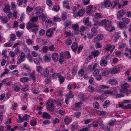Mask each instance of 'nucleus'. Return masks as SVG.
<instances>
[{"mask_svg": "<svg viewBox=\"0 0 131 131\" xmlns=\"http://www.w3.org/2000/svg\"><path fill=\"white\" fill-rule=\"evenodd\" d=\"M63 52H61L60 55L59 62L61 64L63 63L64 61V57L63 55Z\"/></svg>", "mask_w": 131, "mask_h": 131, "instance_id": "cd10ccee", "label": "nucleus"}, {"mask_svg": "<svg viewBox=\"0 0 131 131\" xmlns=\"http://www.w3.org/2000/svg\"><path fill=\"white\" fill-rule=\"evenodd\" d=\"M99 73V69H96L94 71L93 75L94 76H97Z\"/></svg>", "mask_w": 131, "mask_h": 131, "instance_id": "49530a36", "label": "nucleus"}, {"mask_svg": "<svg viewBox=\"0 0 131 131\" xmlns=\"http://www.w3.org/2000/svg\"><path fill=\"white\" fill-rule=\"evenodd\" d=\"M20 87L17 85H15L14 87V90L16 92H18L20 91Z\"/></svg>", "mask_w": 131, "mask_h": 131, "instance_id": "3c124183", "label": "nucleus"}, {"mask_svg": "<svg viewBox=\"0 0 131 131\" xmlns=\"http://www.w3.org/2000/svg\"><path fill=\"white\" fill-rule=\"evenodd\" d=\"M38 19V16H36V17H33L30 19V20L32 22H35L37 21Z\"/></svg>", "mask_w": 131, "mask_h": 131, "instance_id": "79ce46f5", "label": "nucleus"}, {"mask_svg": "<svg viewBox=\"0 0 131 131\" xmlns=\"http://www.w3.org/2000/svg\"><path fill=\"white\" fill-rule=\"evenodd\" d=\"M9 5H7L5 8L4 9V11L5 12L8 13L9 10Z\"/></svg>", "mask_w": 131, "mask_h": 131, "instance_id": "de8ad7c7", "label": "nucleus"}, {"mask_svg": "<svg viewBox=\"0 0 131 131\" xmlns=\"http://www.w3.org/2000/svg\"><path fill=\"white\" fill-rule=\"evenodd\" d=\"M44 60L45 62H49L51 60V58L47 54H46L43 56Z\"/></svg>", "mask_w": 131, "mask_h": 131, "instance_id": "b1692460", "label": "nucleus"}, {"mask_svg": "<svg viewBox=\"0 0 131 131\" xmlns=\"http://www.w3.org/2000/svg\"><path fill=\"white\" fill-rule=\"evenodd\" d=\"M1 19L3 23H6L9 20V19L7 17L4 16H2L1 17Z\"/></svg>", "mask_w": 131, "mask_h": 131, "instance_id": "393cba45", "label": "nucleus"}, {"mask_svg": "<svg viewBox=\"0 0 131 131\" xmlns=\"http://www.w3.org/2000/svg\"><path fill=\"white\" fill-rule=\"evenodd\" d=\"M35 9L36 11L35 14L36 15H38L41 13L43 10V9L41 8L40 7H37Z\"/></svg>", "mask_w": 131, "mask_h": 131, "instance_id": "ddd939ff", "label": "nucleus"}, {"mask_svg": "<svg viewBox=\"0 0 131 131\" xmlns=\"http://www.w3.org/2000/svg\"><path fill=\"white\" fill-rule=\"evenodd\" d=\"M100 53V52L98 50H94L91 52V54L93 55L95 57L98 56Z\"/></svg>", "mask_w": 131, "mask_h": 131, "instance_id": "dca6fc26", "label": "nucleus"}, {"mask_svg": "<svg viewBox=\"0 0 131 131\" xmlns=\"http://www.w3.org/2000/svg\"><path fill=\"white\" fill-rule=\"evenodd\" d=\"M72 28L75 30H78L79 26L78 24H72Z\"/></svg>", "mask_w": 131, "mask_h": 131, "instance_id": "c85d7f7f", "label": "nucleus"}, {"mask_svg": "<svg viewBox=\"0 0 131 131\" xmlns=\"http://www.w3.org/2000/svg\"><path fill=\"white\" fill-rule=\"evenodd\" d=\"M129 54L126 53H125L124 54L126 57H128L130 59H131V49L129 50Z\"/></svg>", "mask_w": 131, "mask_h": 131, "instance_id": "774afa93", "label": "nucleus"}, {"mask_svg": "<svg viewBox=\"0 0 131 131\" xmlns=\"http://www.w3.org/2000/svg\"><path fill=\"white\" fill-rule=\"evenodd\" d=\"M78 46L76 42H74L72 45L71 48L72 50L74 51H77V49Z\"/></svg>", "mask_w": 131, "mask_h": 131, "instance_id": "6ab92c4d", "label": "nucleus"}, {"mask_svg": "<svg viewBox=\"0 0 131 131\" xmlns=\"http://www.w3.org/2000/svg\"><path fill=\"white\" fill-rule=\"evenodd\" d=\"M104 36L102 34H99L94 37L93 39L94 43H96L99 41H101L104 38Z\"/></svg>", "mask_w": 131, "mask_h": 131, "instance_id": "f03ea898", "label": "nucleus"}, {"mask_svg": "<svg viewBox=\"0 0 131 131\" xmlns=\"http://www.w3.org/2000/svg\"><path fill=\"white\" fill-rule=\"evenodd\" d=\"M16 36L15 35L13 34H11L10 35V41H14L16 39Z\"/></svg>", "mask_w": 131, "mask_h": 131, "instance_id": "72a5a7b5", "label": "nucleus"}, {"mask_svg": "<svg viewBox=\"0 0 131 131\" xmlns=\"http://www.w3.org/2000/svg\"><path fill=\"white\" fill-rule=\"evenodd\" d=\"M126 13V11L122 9L119 11L116 14L117 19L120 20L121 18Z\"/></svg>", "mask_w": 131, "mask_h": 131, "instance_id": "f257e3e1", "label": "nucleus"}, {"mask_svg": "<svg viewBox=\"0 0 131 131\" xmlns=\"http://www.w3.org/2000/svg\"><path fill=\"white\" fill-rule=\"evenodd\" d=\"M83 104L82 102H78L77 103H75L74 106L75 107H80L81 105Z\"/></svg>", "mask_w": 131, "mask_h": 131, "instance_id": "c9c22d12", "label": "nucleus"}, {"mask_svg": "<svg viewBox=\"0 0 131 131\" xmlns=\"http://www.w3.org/2000/svg\"><path fill=\"white\" fill-rule=\"evenodd\" d=\"M114 48L115 46H111L110 45H108L106 46L105 48V49L106 50L110 51L111 52L114 49Z\"/></svg>", "mask_w": 131, "mask_h": 131, "instance_id": "9b49d317", "label": "nucleus"}, {"mask_svg": "<svg viewBox=\"0 0 131 131\" xmlns=\"http://www.w3.org/2000/svg\"><path fill=\"white\" fill-rule=\"evenodd\" d=\"M7 50L6 49L3 50L2 52V54L4 55L3 57L6 58L7 57Z\"/></svg>", "mask_w": 131, "mask_h": 131, "instance_id": "a19ab883", "label": "nucleus"}, {"mask_svg": "<svg viewBox=\"0 0 131 131\" xmlns=\"http://www.w3.org/2000/svg\"><path fill=\"white\" fill-rule=\"evenodd\" d=\"M17 103H14V104L11 107V109L13 110H15L17 108Z\"/></svg>", "mask_w": 131, "mask_h": 131, "instance_id": "e2e57ef3", "label": "nucleus"}, {"mask_svg": "<svg viewBox=\"0 0 131 131\" xmlns=\"http://www.w3.org/2000/svg\"><path fill=\"white\" fill-rule=\"evenodd\" d=\"M9 56L13 58H14V57L15 56V54L14 52L11 51H10L9 52Z\"/></svg>", "mask_w": 131, "mask_h": 131, "instance_id": "bf43d9fd", "label": "nucleus"}, {"mask_svg": "<svg viewBox=\"0 0 131 131\" xmlns=\"http://www.w3.org/2000/svg\"><path fill=\"white\" fill-rule=\"evenodd\" d=\"M60 9V7L59 5L56 4L54 5L53 9L54 11L56 12H57Z\"/></svg>", "mask_w": 131, "mask_h": 131, "instance_id": "7c9ffc66", "label": "nucleus"}, {"mask_svg": "<svg viewBox=\"0 0 131 131\" xmlns=\"http://www.w3.org/2000/svg\"><path fill=\"white\" fill-rule=\"evenodd\" d=\"M52 59L55 62H57L58 60V55L57 53H54L52 54Z\"/></svg>", "mask_w": 131, "mask_h": 131, "instance_id": "f8f14e48", "label": "nucleus"}, {"mask_svg": "<svg viewBox=\"0 0 131 131\" xmlns=\"http://www.w3.org/2000/svg\"><path fill=\"white\" fill-rule=\"evenodd\" d=\"M119 71L117 68H112L111 71V73L112 74H114L119 72Z\"/></svg>", "mask_w": 131, "mask_h": 131, "instance_id": "4be33fe9", "label": "nucleus"}, {"mask_svg": "<svg viewBox=\"0 0 131 131\" xmlns=\"http://www.w3.org/2000/svg\"><path fill=\"white\" fill-rule=\"evenodd\" d=\"M119 3L116 0L115 1H113L111 4V6H112L113 7H115Z\"/></svg>", "mask_w": 131, "mask_h": 131, "instance_id": "09e8293b", "label": "nucleus"}, {"mask_svg": "<svg viewBox=\"0 0 131 131\" xmlns=\"http://www.w3.org/2000/svg\"><path fill=\"white\" fill-rule=\"evenodd\" d=\"M45 34V31L43 29L40 30L39 32V35L40 36H43Z\"/></svg>", "mask_w": 131, "mask_h": 131, "instance_id": "c03bdc74", "label": "nucleus"}, {"mask_svg": "<svg viewBox=\"0 0 131 131\" xmlns=\"http://www.w3.org/2000/svg\"><path fill=\"white\" fill-rule=\"evenodd\" d=\"M60 75L59 73H54L52 75V77L53 78L56 79L59 78Z\"/></svg>", "mask_w": 131, "mask_h": 131, "instance_id": "58836bf2", "label": "nucleus"}, {"mask_svg": "<svg viewBox=\"0 0 131 131\" xmlns=\"http://www.w3.org/2000/svg\"><path fill=\"white\" fill-rule=\"evenodd\" d=\"M118 26L121 29H125L127 28V26L123 21L119 22L118 23Z\"/></svg>", "mask_w": 131, "mask_h": 131, "instance_id": "9d476101", "label": "nucleus"}, {"mask_svg": "<svg viewBox=\"0 0 131 131\" xmlns=\"http://www.w3.org/2000/svg\"><path fill=\"white\" fill-rule=\"evenodd\" d=\"M84 70L82 69L80 70L78 72L79 75L80 76H82L84 75Z\"/></svg>", "mask_w": 131, "mask_h": 131, "instance_id": "864d4df0", "label": "nucleus"}, {"mask_svg": "<svg viewBox=\"0 0 131 131\" xmlns=\"http://www.w3.org/2000/svg\"><path fill=\"white\" fill-rule=\"evenodd\" d=\"M78 125V123L76 122H74L71 125V130L72 131H73L77 128Z\"/></svg>", "mask_w": 131, "mask_h": 131, "instance_id": "a211bd4d", "label": "nucleus"}, {"mask_svg": "<svg viewBox=\"0 0 131 131\" xmlns=\"http://www.w3.org/2000/svg\"><path fill=\"white\" fill-rule=\"evenodd\" d=\"M38 26L35 22L31 21V22H29L27 26V28L29 29L31 27H37Z\"/></svg>", "mask_w": 131, "mask_h": 131, "instance_id": "423d86ee", "label": "nucleus"}, {"mask_svg": "<svg viewBox=\"0 0 131 131\" xmlns=\"http://www.w3.org/2000/svg\"><path fill=\"white\" fill-rule=\"evenodd\" d=\"M110 101L108 100H107L105 101L103 105V106L104 108L107 107L110 104Z\"/></svg>", "mask_w": 131, "mask_h": 131, "instance_id": "a18cd8bd", "label": "nucleus"}, {"mask_svg": "<svg viewBox=\"0 0 131 131\" xmlns=\"http://www.w3.org/2000/svg\"><path fill=\"white\" fill-rule=\"evenodd\" d=\"M91 33L95 36L98 33V31L96 28H93L91 29Z\"/></svg>", "mask_w": 131, "mask_h": 131, "instance_id": "a878e982", "label": "nucleus"}, {"mask_svg": "<svg viewBox=\"0 0 131 131\" xmlns=\"http://www.w3.org/2000/svg\"><path fill=\"white\" fill-rule=\"evenodd\" d=\"M84 22L85 25L87 26H90L91 24V23L89 21V17L86 18L84 21Z\"/></svg>", "mask_w": 131, "mask_h": 131, "instance_id": "473e14b6", "label": "nucleus"}, {"mask_svg": "<svg viewBox=\"0 0 131 131\" xmlns=\"http://www.w3.org/2000/svg\"><path fill=\"white\" fill-rule=\"evenodd\" d=\"M29 80V79L27 77H23L20 79V81L23 82H27Z\"/></svg>", "mask_w": 131, "mask_h": 131, "instance_id": "f704fd0d", "label": "nucleus"}, {"mask_svg": "<svg viewBox=\"0 0 131 131\" xmlns=\"http://www.w3.org/2000/svg\"><path fill=\"white\" fill-rule=\"evenodd\" d=\"M36 122L35 120H31L30 122V124L31 126H34L36 125Z\"/></svg>", "mask_w": 131, "mask_h": 131, "instance_id": "0e129e2a", "label": "nucleus"}, {"mask_svg": "<svg viewBox=\"0 0 131 131\" xmlns=\"http://www.w3.org/2000/svg\"><path fill=\"white\" fill-rule=\"evenodd\" d=\"M53 20L55 22L60 21L61 20V19L57 17H54L53 18Z\"/></svg>", "mask_w": 131, "mask_h": 131, "instance_id": "338daca9", "label": "nucleus"}, {"mask_svg": "<svg viewBox=\"0 0 131 131\" xmlns=\"http://www.w3.org/2000/svg\"><path fill=\"white\" fill-rule=\"evenodd\" d=\"M102 75L104 77H106L109 75L110 72V70L106 68H103L102 70Z\"/></svg>", "mask_w": 131, "mask_h": 131, "instance_id": "6e6552de", "label": "nucleus"}, {"mask_svg": "<svg viewBox=\"0 0 131 131\" xmlns=\"http://www.w3.org/2000/svg\"><path fill=\"white\" fill-rule=\"evenodd\" d=\"M129 85L127 83L122 84L121 86V87L123 89L120 90V92L121 93H123L127 92L128 90L127 89L129 87Z\"/></svg>", "mask_w": 131, "mask_h": 131, "instance_id": "7ed1b4c3", "label": "nucleus"}, {"mask_svg": "<svg viewBox=\"0 0 131 131\" xmlns=\"http://www.w3.org/2000/svg\"><path fill=\"white\" fill-rule=\"evenodd\" d=\"M30 117V116L29 115L26 114L23 117V118H21L20 116L19 117V121H18V123H21L24 121V120H28Z\"/></svg>", "mask_w": 131, "mask_h": 131, "instance_id": "39448f33", "label": "nucleus"}, {"mask_svg": "<svg viewBox=\"0 0 131 131\" xmlns=\"http://www.w3.org/2000/svg\"><path fill=\"white\" fill-rule=\"evenodd\" d=\"M95 14V19L101 18L102 17L101 14L100 13H96Z\"/></svg>", "mask_w": 131, "mask_h": 131, "instance_id": "37998d69", "label": "nucleus"}, {"mask_svg": "<svg viewBox=\"0 0 131 131\" xmlns=\"http://www.w3.org/2000/svg\"><path fill=\"white\" fill-rule=\"evenodd\" d=\"M85 13V9H80L77 14V15L79 16H83Z\"/></svg>", "mask_w": 131, "mask_h": 131, "instance_id": "2eb2a0df", "label": "nucleus"}, {"mask_svg": "<svg viewBox=\"0 0 131 131\" xmlns=\"http://www.w3.org/2000/svg\"><path fill=\"white\" fill-rule=\"evenodd\" d=\"M13 43L11 42L10 41H9V42L6 43L4 44V46L6 47H11Z\"/></svg>", "mask_w": 131, "mask_h": 131, "instance_id": "8fccbe9b", "label": "nucleus"}, {"mask_svg": "<svg viewBox=\"0 0 131 131\" xmlns=\"http://www.w3.org/2000/svg\"><path fill=\"white\" fill-rule=\"evenodd\" d=\"M64 120L65 123L68 125L71 122L72 119L69 118H66L64 119Z\"/></svg>", "mask_w": 131, "mask_h": 131, "instance_id": "2f4dec72", "label": "nucleus"}, {"mask_svg": "<svg viewBox=\"0 0 131 131\" xmlns=\"http://www.w3.org/2000/svg\"><path fill=\"white\" fill-rule=\"evenodd\" d=\"M108 20L104 19L102 20L101 22L99 23V25L101 26L104 25V27L107 26H110V25L108 24Z\"/></svg>", "mask_w": 131, "mask_h": 131, "instance_id": "0eeeda50", "label": "nucleus"}, {"mask_svg": "<svg viewBox=\"0 0 131 131\" xmlns=\"http://www.w3.org/2000/svg\"><path fill=\"white\" fill-rule=\"evenodd\" d=\"M58 78L60 83L61 84H63L65 80L64 77H63L60 75Z\"/></svg>", "mask_w": 131, "mask_h": 131, "instance_id": "c756f323", "label": "nucleus"}, {"mask_svg": "<svg viewBox=\"0 0 131 131\" xmlns=\"http://www.w3.org/2000/svg\"><path fill=\"white\" fill-rule=\"evenodd\" d=\"M94 107L95 108H99L100 106L99 103L97 102H95L93 103Z\"/></svg>", "mask_w": 131, "mask_h": 131, "instance_id": "5fc2aeb1", "label": "nucleus"}, {"mask_svg": "<svg viewBox=\"0 0 131 131\" xmlns=\"http://www.w3.org/2000/svg\"><path fill=\"white\" fill-rule=\"evenodd\" d=\"M20 58L21 60L23 61H24L25 60V54L23 52L21 53Z\"/></svg>", "mask_w": 131, "mask_h": 131, "instance_id": "4d7b16f0", "label": "nucleus"}, {"mask_svg": "<svg viewBox=\"0 0 131 131\" xmlns=\"http://www.w3.org/2000/svg\"><path fill=\"white\" fill-rule=\"evenodd\" d=\"M48 49V47L47 46H44L42 49L39 51L42 53H46Z\"/></svg>", "mask_w": 131, "mask_h": 131, "instance_id": "bb28decb", "label": "nucleus"}, {"mask_svg": "<svg viewBox=\"0 0 131 131\" xmlns=\"http://www.w3.org/2000/svg\"><path fill=\"white\" fill-rule=\"evenodd\" d=\"M71 91H70L69 94H67L66 95V97L67 98H68L70 99V98H72L74 97V95L71 93Z\"/></svg>", "mask_w": 131, "mask_h": 131, "instance_id": "603ef678", "label": "nucleus"}, {"mask_svg": "<svg viewBox=\"0 0 131 131\" xmlns=\"http://www.w3.org/2000/svg\"><path fill=\"white\" fill-rule=\"evenodd\" d=\"M47 4L49 6L51 7L52 6V2L51 0H48L46 1Z\"/></svg>", "mask_w": 131, "mask_h": 131, "instance_id": "69168bd1", "label": "nucleus"}, {"mask_svg": "<svg viewBox=\"0 0 131 131\" xmlns=\"http://www.w3.org/2000/svg\"><path fill=\"white\" fill-rule=\"evenodd\" d=\"M71 23V22L70 21H66L64 23V25L66 27H67L68 26L70 25Z\"/></svg>", "mask_w": 131, "mask_h": 131, "instance_id": "680f3d73", "label": "nucleus"}, {"mask_svg": "<svg viewBox=\"0 0 131 131\" xmlns=\"http://www.w3.org/2000/svg\"><path fill=\"white\" fill-rule=\"evenodd\" d=\"M67 18L66 13L63 12L62 14L61 18L63 20H65Z\"/></svg>", "mask_w": 131, "mask_h": 131, "instance_id": "e433bc0d", "label": "nucleus"}, {"mask_svg": "<svg viewBox=\"0 0 131 131\" xmlns=\"http://www.w3.org/2000/svg\"><path fill=\"white\" fill-rule=\"evenodd\" d=\"M72 43V41L71 40L68 39L66 40L65 43L67 45H70Z\"/></svg>", "mask_w": 131, "mask_h": 131, "instance_id": "052dcab7", "label": "nucleus"}, {"mask_svg": "<svg viewBox=\"0 0 131 131\" xmlns=\"http://www.w3.org/2000/svg\"><path fill=\"white\" fill-rule=\"evenodd\" d=\"M53 33L52 30L51 29H49L47 31L46 35L47 37L51 38L52 36Z\"/></svg>", "mask_w": 131, "mask_h": 131, "instance_id": "4468645a", "label": "nucleus"}, {"mask_svg": "<svg viewBox=\"0 0 131 131\" xmlns=\"http://www.w3.org/2000/svg\"><path fill=\"white\" fill-rule=\"evenodd\" d=\"M111 90L112 92L111 94L112 95H116L117 93V90L115 88H112Z\"/></svg>", "mask_w": 131, "mask_h": 131, "instance_id": "4c0bfd02", "label": "nucleus"}, {"mask_svg": "<svg viewBox=\"0 0 131 131\" xmlns=\"http://www.w3.org/2000/svg\"><path fill=\"white\" fill-rule=\"evenodd\" d=\"M52 100L50 99L48 102H47L46 105H47V106L54 105L52 103Z\"/></svg>", "mask_w": 131, "mask_h": 131, "instance_id": "13d9d810", "label": "nucleus"}, {"mask_svg": "<svg viewBox=\"0 0 131 131\" xmlns=\"http://www.w3.org/2000/svg\"><path fill=\"white\" fill-rule=\"evenodd\" d=\"M43 118H45L48 119H50L51 117V116L47 113L44 112L42 115Z\"/></svg>", "mask_w": 131, "mask_h": 131, "instance_id": "f3484780", "label": "nucleus"}, {"mask_svg": "<svg viewBox=\"0 0 131 131\" xmlns=\"http://www.w3.org/2000/svg\"><path fill=\"white\" fill-rule=\"evenodd\" d=\"M101 5L102 7H110L111 6V4L109 0H106L104 1V2L101 3Z\"/></svg>", "mask_w": 131, "mask_h": 131, "instance_id": "20e7f679", "label": "nucleus"}, {"mask_svg": "<svg viewBox=\"0 0 131 131\" xmlns=\"http://www.w3.org/2000/svg\"><path fill=\"white\" fill-rule=\"evenodd\" d=\"M108 82L109 84L111 85H115L117 84L118 83L117 82L116 80L113 79L109 80Z\"/></svg>", "mask_w": 131, "mask_h": 131, "instance_id": "5701e85b", "label": "nucleus"}, {"mask_svg": "<svg viewBox=\"0 0 131 131\" xmlns=\"http://www.w3.org/2000/svg\"><path fill=\"white\" fill-rule=\"evenodd\" d=\"M55 107L54 105L47 106V109L50 111H53L54 110Z\"/></svg>", "mask_w": 131, "mask_h": 131, "instance_id": "ea45409f", "label": "nucleus"}, {"mask_svg": "<svg viewBox=\"0 0 131 131\" xmlns=\"http://www.w3.org/2000/svg\"><path fill=\"white\" fill-rule=\"evenodd\" d=\"M122 19L125 25L128 24L130 21V19H129L126 17L123 18Z\"/></svg>", "mask_w": 131, "mask_h": 131, "instance_id": "aec40b11", "label": "nucleus"}, {"mask_svg": "<svg viewBox=\"0 0 131 131\" xmlns=\"http://www.w3.org/2000/svg\"><path fill=\"white\" fill-rule=\"evenodd\" d=\"M100 65L103 67H105L107 65V61L105 60H101L100 62Z\"/></svg>", "mask_w": 131, "mask_h": 131, "instance_id": "412c9836", "label": "nucleus"}, {"mask_svg": "<svg viewBox=\"0 0 131 131\" xmlns=\"http://www.w3.org/2000/svg\"><path fill=\"white\" fill-rule=\"evenodd\" d=\"M23 32L22 31L19 32L18 31L16 32V35L18 37H21L23 35Z\"/></svg>", "mask_w": 131, "mask_h": 131, "instance_id": "6e6d98bb", "label": "nucleus"}, {"mask_svg": "<svg viewBox=\"0 0 131 131\" xmlns=\"http://www.w3.org/2000/svg\"><path fill=\"white\" fill-rule=\"evenodd\" d=\"M49 71L48 69L46 68L45 69L42 73L40 74V76L41 77L44 76L45 77H47L49 75Z\"/></svg>", "mask_w": 131, "mask_h": 131, "instance_id": "1a4fd4ad", "label": "nucleus"}]
</instances>
